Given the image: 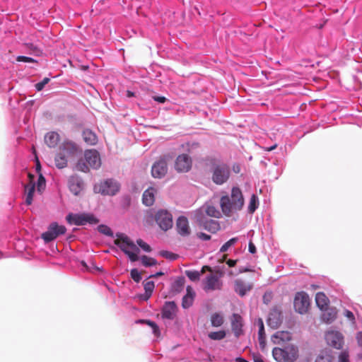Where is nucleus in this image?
Listing matches in <instances>:
<instances>
[{"mask_svg": "<svg viewBox=\"0 0 362 362\" xmlns=\"http://www.w3.org/2000/svg\"><path fill=\"white\" fill-rule=\"evenodd\" d=\"M211 180L217 185L226 183L230 177V166L227 163L215 158L209 159Z\"/></svg>", "mask_w": 362, "mask_h": 362, "instance_id": "nucleus-1", "label": "nucleus"}, {"mask_svg": "<svg viewBox=\"0 0 362 362\" xmlns=\"http://www.w3.org/2000/svg\"><path fill=\"white\" fill-rule=\"evenodd\" d=\"M116 237L118 242L116 243L117 246L122 251L129 259L131 262H136L139 259L138 254L139 248L124 233H117Z\"/></svg>", "mask_w": 362, "mask_h": 362, "instance_id": "nucleus-2", "label": "nucleus"}, {"mask_svg": "<svg viewBox=\"0 0 362 362\" xmlns=\"http://www.w3.org/2000/svg\"><path fill=\"white\" fill-rule=\"evenodd\" d=\"M272 355L276 362H294L298 356V349L293 344H288L283 348L275 347Z\"/></svg>", "mask_w": 362, "mask_h": 362, "instance_id": "nucleus-3", "label": "nucleus"}, {"mask_svg": "<svg viewBox=\"0 0 362 362\" xmlns=\"http://www.w3.org/2000/svg\"><path fill=\"white\" fill-rule=\"evenodd\" d=\"M66 220L70 225L82 226L86 224L95 225L99 223V219L91 213H69Z\"/></svg>", "mask_w": 362, "mask_h": 362, "instance_id": "nucleus-4", "label": "nucleus"}, {"mask_svg": "<svg viewBox=\"0 0 362 362\" xmlns=\"http://www.w3.org/2000/svg\"><path fill=\"white\" fill-rule=\"evenodd\" d=\"M120 184L113 178H108L94 186V192L104 196H115L120 189Z\"/></svg>", "mask_w": 362, "mask_h": 362, "instance_id": "nucleus-5", "label": "nucleus"}, {"mask_svg": "<svg viewBox=\"0 0 362 362\" xmlns=\"http://www.w3.org/2000/svg\"><path fill=\"white\" fill-rule=\"evenodd\" d=\"M66 231V228L64 226L52 222L49 225L47 230L42 233L41 238L45 243H49L59 235H64Z\"/></svg>", "mask_w": 362, "mask_h": 362, "instance_id": "nucleus-6", "label": "nucleus"}, {"mask_svg": "<svg viewBox=\"0 0 362 362\" xmlns=\"http://www.w3.org/2000/svg\"><path fill=\"white\" fill-rule=\"evenodd\" d=\"M156 223L163 231H167L173 227V216L170 211L166 209H159L154 216Z\"/></svg>", "mask_w": 362, "mask_h": 362, "instance_id": "nucleus-7", "label": "nucleus"}, {"mask_svg": "<svg viewBox=\"0 0 362 362\" xmlns=\"http://www.w3.org/2000/svg\"><path fill=\"white\" fill-rule=\"evenodd\" d=\"M293 306L297 313L300 314L306 313L310 306L308 295L304 291L298 292L294 298Z\"/></svg>", "mask_w": 362, "mask_h": 362, "instance_id": "nucleus-8", "label": "nucleus"}, {"mask_svg": "<svg viewBox=\"0 0 362 362\" xmlns=\"http://www.w3.org/2000/svg\"><path fill=\"white\" fill-rule=\"evenodd\" d=\"M223 282L220 279V276L216 274H210L203 281V289L206 292L221 290Z\"/></svg>", "mask_w": 362, "mask_h": 362, "instance_id": "nucleus-9", "label": "nucleus"}, {"mask_svg": "<svg viewBox=\"0 0 362 362\" xmlns=\"http://www.w3.org/2000/svg\"><path fill=\"white\" fill-rule=\"evenodd\" d=\"M325 339L328 345L337 349L342 348L344 337L339 332L334 330L328 331L325 334Z\"/></svg>", "mask_w": 362, "mask_h": 362, "instance_id": "nucleus-10", "label": "nucleus"}, {"mask_svg": "<svg viewBox=\"0 0 362 362\" xmlns=\"http://www.w3.org/2000/svg\"><path fill=\"white\" fill-rule=\"evenodd\" d=\"M168 163L165 158L156 160L151 167V175L154 178L161 179L168 173Z\"/></svg>", "mask_w": 362, "mask_h": 362, "instance_id": "nucleus-11", "label": "nucleus"}, {"mask_svg": "<svg viewBox=\"0 0 362 362\" xmlns=\"http://www.w3.org/2000/svg\"><path fill=\"white\" fill-rule=\"evenodd\" d=\"M178 308L175 301H165L161 308V317L173 320L176 317Z\"/></svg>", "mask_w": 362, "mask_h": 362, "instance_id": "nucleus-12", "label": "nucleus"}, {"mask_svg": "<svg viewBox=\"0 0 362 362\" xmlns=\"http://www.w3.org/2000/svg\"><path fill=\"white\" fill-rule=\"evenodd\" d=\"M192 159L186 153L179 155L175 162V169L177 172L186 173L192 168Z\"/></svg>", "mask_w": 362, "mask_h": 362, "instance_id": "nucleus-13", "label": "nucleus"}, {"mask_svg": "<svg viewBox=\"0 0 362 362\" xmlns=\"http://www.w3.org/2000/svg\"><path fill=\"white\" fill-rule=\"evenodd\" d=\"M197 221L200 226L211 233H215L221 229L220 223L216 220L202 216L197 218Z\"/></svg>", "mask_w": 362, "mask_h": 362, "instance_id": "nucleus-14", "label": "nucleus"}, {"mask_svg": "<svg viewBox=\"0 0 362 362\" xmlns=\"http://www.w3.org/2000/svg\"><path fill=\"white\" fill-rule=\"evenodd\" d=\"M84 158L90 167L98 169L101 165L100 154L95 149L86 150L84 153Z\"/></svg>", "mask_w": 362, "mask_h": 362, "instance_id": "nucleus-15", "label": "nucleus"}, {"mask_svg": "<svg viewBox=\"0 0 362 362\" xmlns=\"http://www.w3.org/2000/svg\"><path fill=\"white\" fill-rule=\"evenodd\" d=\"M282 322V313L277 308L272 309L268 315L267 325L272 329H277Z\"/></svg>", "mask_w": 362, "mask_h": 362, "instance_id": "nucleus-16", "label": "nucleus"}, {"mask_svg": "<svg viewBox=\"0 0 362 362\" xmlns=\"http://www.w3.org/2000/svg\"><path fill=\"white\" fill-rule=\"evenodd\" d=\"M243 320L240 315L233 313L231 318V329L236 337L243 334Z\"/></svg>", "mask_w": 362, "mask_h": 362, "instance_id": "nucleus-17", "label": "nucleus"}, {"mask_svg": "<svg viewBox=\"0 0 362 362\" xmlns=\"http://www.w3.org/2000/svg\"><path fill=\"white\" fill-rule=\"evenodd\" d=\"M176 229L181 236L186 237L190 234L189 221L187 217L180 216L176 221Z\"/></svg>", "mask_w": 362, "mask_h": 362, "instance_id": "nucleus-18", "label": "nucleus"}, {"mask_svg": "<svg viewBox=\"0 0 362 362\" xmlns=\"http://www.w3.org/2000/svg\"><path fill=\"white\" fill-rule=\"evenodd\" d=\"M220 205L223 213L226 216H230L233 211H238V209L229 199V195L222 196L220 200Z\"/></svg>", "mask_w": 362, "mask_h": 362, "instance_id": "nucleus-19", "label": "nucleus"}, {"mask_svg": "<svg viewBox=\"0 0 362 362\" xmlns=\"http://www.w3.org/2000/svg\"><path fill=\"white\" fill-rule=\"evenodd\" d=\"M60 149L68 156H74L81 151L78 146L71 141H65L60 146Z\"/></svg>", "mask_w": 362, "mask_h": 362, "instance_id": "nucleus-20", "label": "nucleus"}, {"mask_svg": "<svg viewBox=\"0 0 362 362\" xmlns=\"http://www.w3.org/2000/svg\"><path fill=\"white\" fill-rule=\"evenodd\" d=\"M229 199L238 209H242L244 204V198L240 189L233 187L231 189Z\"/></svg>", "mask_w": 362, "mask_h": 362, "instance_id": "nucleus-21", "label": "nucleus"}, {"mask_svg": "<svg viewBox=\"0 0 362 362\" xmlns=\"http://www.w3.org/2000/svg\"><path fill=\"white\" fill-rule=\"evenodd\" d=\"M337 310L334 307H327L322 310L321 320L326 324L332 323L337 318Z\"/></svg>", "mask_w": 362, "mask_h": 362, "instance_id": "nucleus-22", "label": "nucleus"}, {"mask_svg": "<svg viewBox=\"0 0 362 362\" xmlns=\"http://www.w3.org/2000/svg\"><path fill=\"white\" fill-rule=\"evenodd\" d=\"M252 289V285L245 283L244 281L237 279L234 283V291L240 296L243 297L246 295L247 292Z\"/></svg>", "mask_w": 362, "mask_h": 362, "instance_id": "nucleus-23", "label": "nucleus"}, {"mask_svg": "<svg viewBox=\"0 0 362 362\" xmlns=\"http://www.w3.org/2000/svg\"><path fill=\"white\" fill-rule=\"evenodd\" d=\"M156 189L154 187H149L146 189L142 195V203L146 206H152L155 202V193Z\"/></svg>", "mask_w": 362, "mask_h": 362, "instance_id": "nucleus-24", "label": "nucleus"}, {"mask_svg": "<svg viewBox=\"0 0 362 362\" xmlns=\"http://www.w3.org/2000/svg\"><path fill=\"white\" fill-rule=\"evenodd\" d=\"M187 293L182 297V307L184 309H188L193 305L194 299L195 297V292L193 291L191 286L187 287Z\"/></svg>", "mask_w": 362, "mask_h": 362, "instance_id": "nucleus-25", "label": "nucleus"}, {"mask_svg": "<svg viewBox=\"0 0 362 362\" xmlns=\"http://www.w3.org/2000/svg\"><path fill=\"white\" fill-rule=\"evenodd\" d=\"M59 141V135L55 132H50L45 134V142L49 148H54Z\"/></svg>", "mask_w": 362, "mask_h": 362, "instance_id": "nucleus-26", "label": "nucleus"}, {"mask_svg": "<svg viewBox=\"0 0 362 362\" xmlns=\"http://www.w3.org/2000/svg\"><path fill=\"white\" fill-rule=\"evenodd\" d=\"M83 139L84 141L90 146L95 145L98 142V136L90 129H86L83 131Z\"/></svg>", "mask_w": 362, "mask_h": 362, "instance_id": "nucleus-27", "label": "nucleus"}, {"mask_svg": "<svg viewBox=\"0 0 362 362\" xmlns=\"http://www.w3.org/2000/svg\"><path fill=\"white\" fill-rule=\"evenodd\" d=\"M315 302L317 306L321 310H323L325 308L327 307L329 299L325 295V293L322 292H319L316 294L315 296Z\"/></svg>", "mask_w": 362, "mask_h": 362, "instance_id": "nucleus-28", "label": "nucleus"}, {"mask_svg": "<svg viewBox=\"0 0 362 362\" xmlns=\"http://www.w3.org/2000/svg\"><path fill=\"white\" fill-rule=\"evenodd\" d=\"M137 324H146L152 329V332L156 337H158L160 334V329L158 325L151 320H137L136 321Z\"/></svg>", "mask_w": 362, "mask_h": 362, "instance_id": "nucleus-29", "label": "nucleus"}, {"mask_svg": "<svg viewBox=\"0 0 362 362\" xmlns=\"http://www.w3.org/2000/svg\"><path fill=\"white\" fill-rule=\"evenodd\" d=\"M183 151H187L189 154H193L200 148V144L197 141H188L181 145Z\"/></svg>", "mask_w": 362, "mask_h": 362, "instance_id": "nucleus-30", "label": "nucleus"}, {"mask_svg": "<svg viewBox=\"0 0 362 362\" xmlns=\"http://www.w3.org/2000/svg\"><path fill=\"white\" fill-rule=\"evenodd\" d=\"M55 165L59 169H62L66 167L68 160L66 155L62 152L57 153L54 158Z\"/></svg>", "mask_w": 362, "mask_h": 362, "instance_id": "nucleus-31", "label": "nucleus"}, {"mask_svg": "<svg viewBox=\"0 0 362 362\" xmlns=\"http://www.w3.org/2000/svg\"><path fill=\"white\" fill-rule=\"evenodd\" d=\"M257 325L258 327V340L260 345L265 343L266 334L264 330V322L261 318H258L257 321Z\"/></svg>", "mask_w": 362, "mask_h": 362, "instance_id": "nucleus-32", "label": "nucleus"}, {"mask_svg": "<svg viewBox=\"0 0 362 362\" xmlns=\"http://www.w3.org/2000/svg\"><path fill=\"white\" fill-rule=\"evenodd\" d=\"M35 191V184L31 183L25 186V192L26 193L25 203L28 205L32 204L34 192Z\"/></svg>", "mask_w": 362, "mask_h": 362, "instance_id": "nucleus-33", "label": "nucleus"}, {"mask_svg": "<svg viewBox=\"0 0 362 362\" xmlns=\"http://www.w3.org/2000/svg\"><path fill=\"white\" fill-rule=\"evenodd\" d=\"M145 293L143 297V300H147L152 295L153 289L155 288V284L153 281H149L144 284Z\"/></svg>", "mask_w": 362, "mask_h": 362, "instance_id": "nucleus-34", "label": "nucleus"}, {"mask_svg": "<svg viewBox=\"0 0 362 362\" xmlns=\"http://www.w3.org/2000/svg\"><path fill=\"white\" fill-rule=\"evenodd\" d=\"M82 185L80 180H70L69 189L74 195H78L82 189Z\"/></svg>", "mask_w": 362, "mask_h": 362, "instance_id": "nucleus-35", "label": "nucleus"}, {"mask_svg": "<svg viewBox=\"0 0 362 362\" xmlns=\"http://www.w3.org/2000/svg\"><path fill=\"white\" fill-rule=\"evenodd\" d=\"M223 317L219 313H216L211 317V323L212 327H221L223 324Z\"/></svg>", "mask_w": 362, "mask_h": 362, "instance_id": "nucleus-36", "label": "nucleus"}, {"mask_svg": "<svg viewBox=\"0 0 362 362\" xmlns=\"http://www.w3.org/2000/svg\"><path fill=\"white\" fill-rule=\"evenodd\" d=\"M259 206V199L258 197L255 194H252L250 197L249 205H248V212L250 214H253L256 209Z\"/></svg>", "mask_w": 362, "mask_h": 362, "instance_id": "nucleus-37", "label": "nucleus"}, {"mask_svg": "<svg viewBox=\"0 0 362 362\" xmlns=\"http://www.w3.org/2000/svg\"><path fill=\"white\" fill-rule=\"evenodd\" d=\"M141 261L143 266L146 267H153L157 264V260L153 257L146 255L141 257Z\"/></svg>", "mask_w": 362, "mask_h": 362, "instance_id": "nucleus-38", "label": "nucleus"}, {"mask_svg": "<svg viewBox=\"0 0 362 362\" xmlns=\"http://www.w3.org/2000/svg\"><path fill=\"white\" fill-rule=\"evenodd\" d=\"M185 284V279L182 276H180L176 279L174 282L172 284V289L175 292H180Z\"/></svg>", "mask_w": 362, "mask_h": 362, "instance_id": "nucleus-39", "label": "nucleus"}, {"mask_svg": "<svg viewBox=\"0 0 362 362\" xmlns=\"http://www.w3.org/2000/svg\"><path fill=\"white\" fill-rule=\"evenodd\" d=\"M226 336L225 330H219L216 332H211L209 333L208 337L211 340H221Z\"/></svg>", "mask_w": 362, "mask_h": 362, "instance_id": "nucleus-40", "label": "nucleus"}, {"mask_svg": "<svg viewBox=\"0 0 362 362\" xmlns=\"http://www.w3.org/2000/svg\"><path fill=\"white\" fill-rule=\"evenodd\" d=\"M238 238L235 237L228 240L226 243H225L220 248V252H226L228 250V249L236 244L238 241Z\"/></svg>", "mask_w": 362, "mask_h": 362, "instance_id": "nucleus-41", "label": "nucleus"}, {"mask_svg": "<svg viewBox=\"0 0 362 362\" xmlns=\"http://www.w3.org/2000/svg\"><path fill=\"white\" fill-rule=\"evenodd\" d=\"M186 276L192 281H197L200 279V272L196 270H187L185 271Z\"/></svg>", "mask_w": 362, "mask_h": 362, "instance_id": "nucleus-42", "label": "nucleus"}, {"mask_svg": "<svg viewBox=\"0 0 362 362\" xmlns=\"http://www.w3.org/2000/svg\"><path fill=\"white\" fill-rule=\"evenodd\" d=\"M98 230L99 233L104 234L109 237H113V235H114V233H113L112 229L109 226L104 225V224L99 225L98 226Z\"/></svg>", "mask_w": 362, "mask_h": 362, "instance_id": "nucleus-43", "label": "nucleus"}, {"mask_svg": "<svg viewBox=\"0 0 362 362\" xmlns=\"http://www.w3.org/2000/svg\"><path fill=\"white\" fill-rule=\"evenodd\" d=\"M206 213L209 216L214 218H219L221 216V212L214 206H208Z\"/></svg>", "mask_w": 362, "mask_h": 362, "instance_id": "nucleus-44", "label": "nucleus"}, {"mask_svg": "<svg viewBox=\"0 0 362 362\" xmlns=\"http://www.w3.org/2000/svg\"><path fill=\"white\" fill-rule=\"evenodd\" d=\"M25 47L35 56H40L42 54V49L33 42L25 43Z\"/></svg>", "mask_w": 362, "mask_h": 362, "instance_id": "nucleus-45", "label": "nucleus"}, {"mask_svg": "<svg viewBox=\"0 0 362 362\" xmlns=\"http://www.w3.org/2000/svg\"><path fill=\"white\" fill-rule=\"evenodd\" d=\"M36 185L39 192L41 193L45 189L46 185V180L42 175L40 174L39 175Z\"/></svg>", "mask_w": 362, "mask_h": 362, "instance_id": "nucleus-46", "label": "nucleus"}, {"mask_svg": "<svg viewBox=\"0 0 362 362\" xmlns=\"http://www.w3.org/2000/svg\"><path fill=\"white\" fill-rule=\"evenodd\" d=\"M159 255L170 260H175L177 258V255L168 250L160 251Z\"/></svg>", "mask_w": 362, "mask_h": 362, "instance_id": "nucleus-47", "label": "nucleus"}, {"mask_svg": "<svg viewBox=\"0 0 362 362\" xmlns=\"http://www.w3.org/2000/svg\"><path fill=\"white\" fill-rule=\"evenodd\" d=\"M130 276L136 283H139L142 279L141 272L136 268L131 269Z\"/></svg>", "mask_w": 362, "mask_h": 362, "instance_id": "nucleus-48", "label": "nucleus"}, {"mask_svg": "<svg viewBox=\"0 0 362 362\" xmlns=\"http://www.w3.org/2000/svg\"><path fill=\"white\" fill-rule=\"evenodd\" d=\"M89 165L86 163V161L79 160L76 164V168L77 170L83 172V173H88L89 171Z\"/></svg>", "mask_w": 362, "mask_h": 362, "instance_id": "nucleus-49", "label": "nucleus"}, {"mask_svg": "<svg viewBox=\"0 0 362 362\" xmlns=\"http://www.w3.org/2000/svg\"><path fill=\"white\" fill-rule=\"evenodd\" d=\"M16 61L24 63H37V61L33 57L20 55L16 57Z\"/></svg>", "mask_w": 362, "mask_h": 362, "instance_id": "nucleus-50", "label": "nucleus"}, {"mask_svg": "<svg viewBox=\"0 0 362 362\" xmlns=\"http://www.w3.org/2000/svg\"><path fill=\"white\" fill-rule=\"evenodd\" d=\"M50 79L48 77L44 78L41 81L37 83L35 85V88L37 91H41L43 90L45 86L49 82Z\"/></svg>", "mask_w": 362, "mask_h": 362, "instance_id": "nucleus-51", "label": "nucleus"}, {"mask_svg": "<svg viewBox=\"0 0 362 362\" xmlns=\"http://www.w3.org/2000/svg\"><path fill=\"white\" fill-rule=\"evenodd\" d=\"M136 243L139 247H141L144 252H150L151 251V246L147 244L146 242H144L141 239L136 240Z\"/></svg>", "mask_w": 362, "mask_h": 362, "instance_id": "nucleus-52", "label": "nucleus"}, {"mask_svg": "<svg viewBox=\"0 0 362 362\" xmlns=\"http://www.w3.org/2000/svg\"><path fill=\"white\" fill-rule=\"evenodd\" d=\"M328 352L329 351H326L325 352V356L324 355V353H322L321 354H320L317 356L315 362H318V360H323V359H325V361L324 362H332V357L329 354H328Z\"/></svg>", "mask_w": 362, "mask_h": 362, "instance_id": "nucleus-53", "label": "nucleus"}, {"mask_svg": "<svg viewBox=\"0 0 362 362\" xmlns=\"http://www.w3.org/2000/svg\"><path fill=\"white\" fill-rule=\"evenodd\" d=\"M357 343L361 349V352L358 354L359 358L362 359V332H358L356 336Z\"/></svg>", "mask_w": 362, "mask_h": 362, "instance_id": "nucleus-54", "label": "nucleus"}, {"mask_svg": "<svg viewBox=\"0 0 362 362\" xmlns=\"http://www.w3.org/2000/svg\"><path fill=\"white\" fill-rule=\"evenodd\" d=\"M197 237L202 240H205V241H207V240H210L211 238V236L209 234H206L205 233H203V232H200V233H197Z\"/></svg>", "mask_w": 362, "mask_h": 362, "instance_id": "nucleus-55", "label": "nucleus"}, {"mask_svg": "<svg viewBox=\"0 0 362 362\" xmlns=\"http://www.w3.org/2000/svg\"><path fill=\"white\" fill-rule=\"evenodd\" d=\"M338 362H349V354L346 352H342L339 356Z\"/></svg>", "mask_w": 362, "mask_h": 362, "instance_id": "nucleus-56", "label": "nucleus"}, {"mask_svg": "<svg viewBox=\"0 0 362 362\" xmlns=\"http://www.w3.org/2000/svg\"><path fill=\"white\" fill-rule=\"evenodd\" d=\"M231 168L233 172L235 174H238L241 171V165L239 163H233Z\"/></svg>", "mask_w": 362, "mask_h": 362, "instance_id": "nucleus-57", "label": "nucleus"}, {"mask_svg": "<svg viewBox=\"0 0 362 362\" xmlns=\"http://www.w3.org/2000/svg\"><path fill=\"white\" fill-rule=\"evenodd\" d=\"M344 315L350 320V321H354L355 317L354 313L349 310H345L344 311Z\"/></svg>", "mask_w": 362, "mask_h": 362, "instance_id": "nucleus-58", "label": "nucleus"}, {"mask_svg": "<svg viewBox=\"0 0 362 362\" xmlns=\"http://www.w3.org/2000/svg\"><path fill=\"white\" fill-rule=\"evenodd\" d=\"M248 251L251 254H255L257 252L256 246H255V245L252 241L249 242V244H248Z\"/></svg>", "mask_w": 362, "mask_h": 362, "instance_id": "nucleus-59", "label": "nucleus"}, {"mask_svg": "<svg viewBox=\"0 0 362 362\" xmlns=\"http://www.w3.org/2000/svg\"><path fill=\"white\" fill-rule=\"evenodd\" d=\"M153 100L159 103H164L166 101V98L162 95H156L153 97Z\"/></svg>", "mask_w": 362, "mask_h": 362, "instance_id": "nucleus-60", "label": "nucleus"}, {"mask_svg": "<svg viewBox=\"0 0 362 362\" xmlns=\"http://www.w3.org/2000/svg\"><path fill=\"white\" fill-rule=\"evenodd\" d=\"M252 269L250 266H248V267L240 266L238 268L239 273H245V272H252Z\"/></svg>", "mask_w": 362, "mask_h": 362, "instance_id": "nucleus-61", "label": "nucleus"}, {"mask_svg": "<svg viewBox=\"0 0 362 362\" xmlns=\"http://www.w3.org/2000/svg\"><path fill=\"white\" fill-rule=\"evenodd\" d=\"M237 259H229L227 260L226 264L229 267H234L237 264Z\"/></svg>", "mask_w": 362, "mask_h": 362, "instance_id": "nucleus-62", "label": "nucleus"}, {"mask_svg": "<svg viewBox=\"0 0 362 362\" xmlns=\"http://www.w3.org/2000/svg\"><path fill=\"white\" fill-rule=\"evenodd\" d=\"M277 147V144H275L271 146H269V147H264L263 148L264 149V151H273L274 149H275Z\"/></svg>", "mask_w": 362, "mask_h": 362, "instance_id": "nucleus-63", "label": "nucleus"}, {"mask_svg": "<svg viewBox=\"0 0 362 362\" xmlns=\"http://www.w3.org/2000/svg\"><path fill=\"white\" fill-rule=\"evenodd\" d=\"M123 200H124V204L127 205V206H129L130 204V197L129 196H125L124 198H123Z\"/></svg>", "mask_w": 362, "mask_h": 362, "instance_id": "nucleus-64", "label": "nucleus"}]
</instances>
